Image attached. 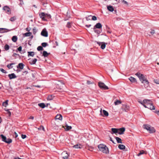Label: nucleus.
<instances>
[{"instance_id": "nucleus-63", "label": "nucleus", "mask_w": 159, "mask_h": 159, "mask_svg": "<svg viewBox=\"0 0 159 159\" xmlns=\"http://www.w3.org/2000/svg\"><path fill=\"white\" fill-rule=\"evenodd\" d=\"M23 74H26L28 73V72L27 71H24L23 72Z\"/></svg>"}, {"instance_id": "nucleus-57", "label": "nucleus", "mask_w": 159, "mask_h": 159, "mask_svg": "<svg viewBox=\"0 0 159 159\" xmlns=\"http://www.w3.org/2000/svg\"><path fill=\"white\" fill-rule=\"evenodd\" d=\"M33 33L34 34H35L36 33V30L34 28L33 30Z\"/></svg>"}, {"instance_id": "nucleus-18", "label": "nucleus", "mask_w": 159, "mask_h": 159, "mask_svg": "<svg viewBox=\"0 0 159 159\" xmlns=\"http://www.w3.org/2000/svg\"><path fill=\"white\" fill-rule=\"evenodd\" d=\"M82 146L80 144H77L73 146V147L75 148H82Z\"/></svg>"}, {"instance_id": "nucleus-61", "label": "nucleus", "mask_w": 159, "mask_h": 159, "mask_svg": "<svg viewBox=\"0 0 159 159\" xmlns=\"http://www.w3.org/2000/svg\"><path fill=\"white\" fill-rule=\"evenodd\" d=\"M138 102L140 103L141 104H142V105H143V104L144 103L143 102V101H138Z\"/></svg>"}, {"instance_id": "nucleus-55", "label": "nucleus", "mask_w": 159, "mask_h": 159, "mask_svg": "<svg viewBox=\"0 0 159 159\" xmlns=\"http://www.w3.org/2000/svg\"><path fill=\"white\" fill-rule=\"evenodd\" d=\"M155 33V31L154 30H152L150 32V33L152 34H153Z\"/></svg>"}, {"instance_id": "nucleus-12", "label": "nucleus", "mask_w": 159, "mask_h": 159, "mask_svg": "<svg viewBox=\"0 0 159 159\" xmlns=\"http://www.w3.org/2000/svg\"><path fill=\"white\" fill-rule=\"evenodd\" d=\"M3 9L7 13H9L10 12V9L9 8V7L7 6H4L3 8Z\"/></svg>"}, {"instance_id": "nucleus-4", "label": "nucleus", "mask_w": 159, "mask_h": 159, "mask_svg": "<svg viewBox=\"0 0 159 159\" xmlns=\"http://www.w3.org/2000/svg\"><path fill=\"white\" fill-rule=\"evenodd\" d=\"M98 148L100 151L106 154L108 153L109 150L108 148L105 145L101 144L99 145Z\"/></svg>"}, {"instance_id": "nucleus-23", "label": "nucleus", "mask_w": 159, "mask_h": 159, "mask_svg": "<svg viewBox=\"0 0 159 159\" xmlns=\"http://www.w3.org/2000/svg\"><path fill=\"white\" fill-rule=\"evenodd\" d=\"M115 139L118 143H122V142H121V139L120 138L118 137H115Z\"/></svg>"}, {"instance_id": "nucleus-36", "label": "nucleus", "mask_w": 159, "mask_h": 159, "mask_svg": "<svg viewBox=\"0 0 159 159\" xmlns=\"http://www.w3.org/2000/svg\"><path fill=\"white\" fill-rule=\"evenodd\" d=\"M4 49L6 50H8L9 49V46L8 44H6L4 46Z\"/></svg>"}, {"instance_id": "nucleus-10", "label": "nucleus", "mask_w": 159, "mask_h": 159, "mask_svg": "<svg viewBox=\"0 0 159 159\" xmlns=\"http://www.w3.org/2000/svg\"><path fill=\"white\" fill-rule=\"evenodd\" d=\"M125 130V129L124 127L119 129H118V133L119 134H123Z\"/></svg>"}, {"instance_id": "nucleus-37", "label": "nucleus", "mask_w": 159, "mask_h": 159, "mask_svg": "<svg viewBox=\"0 0 159 159\" xmlns=\"http://www.w3.org/2000/svg\"><path fill=\"white\" fill-rule=\"evenodd\" d=\"M8 100H6L5 102H3L2 103V105L3 106H4L5 107H6V106L8 105Z\"/></svg>"}, {"instance_id": "nucleus-6", "label": "nucleus", "mask_w": 159, "mask_h": 159, "mask_svg": "<svg viewBox=\"0 0 159 159\" xmlns=\"http://www.w3.org/2000/svg\"><path fill=\"white\" fill-rule=\"evenodd\" d=\"M98 86L101 89H108L109 88L107 86L103 83L101 82H98Z\"/></svg>"}, {"instance_id": "nucleus-17", "label": "nucleus", "mask_w": 159, "mask_h": 159, "mask_svg": "<svg viewBox=\"0 0 159 159\" xmlns=\"http://www.w3.org/2000/svg\"><path fill=\"white\" fill-rule=\"evenodd\" d=\"M24 64L22 63H20L17 66V68H20L21 70L23 69Z\"/></svg>"}, {"instance_id": "nucleus-53", "label": "nucleus", "mask_w": 159, "mask_h": 159, "mask_svg": "<svg viewBox=\"0 0 159 159\" xmlns=\"http://www.w3.org/2000/svg\"><path fill=\"white\" fill-rule=\"evenodd\" d=\"M5 110L6 111H7L8 112V113H9V116H10L11 115V112L9 111V110L8 109H5Z\"/></svg>"}, {"instance_id": "nucleus-1", "label": "nucleus", "mask_w": 159, "mask_h": 159, "mask_svg": "<svg viewBox=\"0 0 159 159\" xmlns=\"http://www.w3.org/2000/svg\"><path fill=\"white\" fill-rule=\"evenodd\" d=\"M52 83L57 84L56 88L61 90L64 91L65 89V85L62 81H53Z\"/></svg>"}, {"instance_id": "nucleus-59", "label": "nucleus", "mask_w": 159, "mask_h": 159, "mask_svg": "<svg viewBox=\"0 0 159 159\" xmlns=\"http://www.w3.org/2000/svg\"><path fill=\"white\" fill-rule=\"evenodd\" d=\"M55 42V43L56 44V46H57L58 45L57 43V41H52V42L53 44H54V42Z\"/></svg>"}, {"instance_id": "nucleus-9", "label": "nucleus", "mask_w": 159, "mask_h": 159, "mask_svg": "<svg viewBox=\"0 0 159 159\" xmlns=\"http://www.w3.org/2000/svg\"><path fill=\"white\" fill-rule=\"evenodd\" d=\"M62 158L64 159H67L68 158V154L66 151H64L62 153Z\"/></svg>"}, {"instance_id": "nucleus-58", "label": "nucleus", "mask_w": 159, "mask_h": 159, "mask_svg": "<svg viewBox=\"0 0 159 159\" xmlns=\"http://www.w3.org/2000/svg\"><path fill=\"white\" fill-rule=\"evenodd\" d=\"M144 152L143 150H142L140 151L139 153L141 154V155L143 154L144 153Z\"/></svg>"}, {"instance_id": "nucleus-34", "label": "nucleus", "mask_w": 159, "mask_h": 159, "mask_svg": "<svg viewBox=\"0 0 159 159\" xmlns=\"http://www.w3.org/2000/svg\"><path fill=\"white\" fill-rule=\"evenodd\" d=\"M39 16L40 17L42 18V19H43L44 17L45 14L43 12H42L41 13L39 14Z\"/></svg>"}, {"instance_id": "nucleus-30", "label": "nucleus", "mask_w": 159, "mask_h": 159, "mask_svg": "<svg viewBox=\"0 0 159 159\" xmlns=\"http://www.w3.org/2000/svg\"><path fill=\"white\" fill-rule=\"evenodd\" d=\"M28 56H30L32 57H33L34 55V53L33 52H28Z\"/></svg>"}, {"instance_id": "nucleus-2", "label": "nucleus", "mask_w": 159, "mask_h": 159, "mask_svg": "<svg viewBox=\"0 0 159 159\" xmlns=\"http://www.w3.org/2000/svg\"><path fill=\"white\" fill-rule=\"evenodd\" d=\"M135 75L139 78L140 80L142 83H146L148 85L149 84L148 81L146 79L145 76L143 74H140L139 72L136 73Z\"/></svg>"}, {"instance_id": "nucleus-20", "label": "nucleus", "mask_w": 159, "mask_h": 159, "mask_svg": "<svg viewBox=\"0 0 159 159\" xmlns=\"http://www.w3.org/2000/svg\"><path fill=\"white\" fill-rule=\"evenodd\" d=\"M107 8L109 11L111 12L113 11L114 10L113 7L111 6H108Z\"/></svg>"}, {"instance_id": "nucleus-47", "label": "nucleus", "mask_w": 159, "mask_h": 159, "mask_svg": "<svg viewBox=\"0 0 159 159\" xmlns=\"http://www.w3.org/2000/svg\"><path fill=\"white\" fill-rule=\"evenodd\" d=\"M97 17L96 16H92V20H97Z\"/></svg>"}, {"instance_id": "nucleus-48", "label": "nucleus", "mask_w": 159, "mask_h": 159, "mask_svg": "<svg viewBox=\"0 0 159 159\" xmlns=\"http://www.w3.org/2000/svg\"><path fill=\"white\" fill-rule=\"evenodd\" d=\"M66 26L68 28H70L71 27L70 23L69 22H68L66 25Z\"/></svg>"}, {"instance_id": "nucleus-32", "label": "nucleus", "mask_w": 159, "mask_h": 159, "mask_svg": "<svg viewBox=\"0 0 159 159\" xmlns=\"http://www.w3.org/2000/svg\"><path fill=\"white\" fill-rule=\"evenodd\" d=\"M93 30L95 33L98 34H99L101 32V31L99 30H97V29H93Z\"/></svg>"}, {"instance_id": "nucleus-54", "label": "nucleus", "mask_w": 159, "mask_h": 159, "mask_svg": "<svg viewBox=\"0 0 159 159\" xmlns=\"http://www.w3.org/2000/svg\"><path fill=\"white\" fill-rule=\"evenodd\" d=\"M122 2L124 3V4H126V5H128V3L126 1L123 0V1H122Z\"/></svg>"}, {"instance_id": "nucleus-31", "label": "nucleus", "mask_w": 159, "mask_h": 159, "mask_svg": "<svg viewBox=\"0 0 159 159\" xmlns=\"http://www.w3.org/2000/svg\"><path fill=\"white\" fill-rule=\"evenodd\" d=\"M14 63H12L9 64H8L7 65V67L9 69H11L13 67L11 66L13 65L14 64Z\"/></svg>"}, {"instance_id": "nucleus-42", "label": "nucleus", "mask_w": 159, "mask_h": 159, "mask_svg": "<svg viewBox=\"0 0 159 159\" xmlns=\"http://www.w3.org/2000/svg\"><path fill=\"white\" fill-rule=\"evenodd\" d=\"M37 49L38 51H40L43 50V48L42 46H39L38 47Z\"/></svg>"}, {"instance_id": "nucleus-56", "label": "nucleus", "mask_w": 159, "mask_h": 159, "mask_svg": "<svg viewBox=\"0 0 159 159\" xmlns=\"http://www.w3.org/2000/svg\"><path fill=\"white\" fill-rule=\"evenodd\" d=\"M155 112L157 113L158 115L159 116V111L156 110L155 111Z\"/></svg>"}, {"instance_id": "nucleus-19", "label": "nucleus", "mask_w": 159, "mask_h": 159, "mask_svg": "<svg viewBox=\"0 0 159 159\" xmlns=\"http://www.w3.org/2000/svg\"><path fill=\"white\" fill-rule=\"evenodd\" d=\"M37 61V59L36 58L34 59L31 61H30V63L31 65L35 64Z\"/></svg>"}, {"instance_id": "nucleus-41", "label": "nucleus", "mask_w": 159, "mask_h": 159, "mask_svg": "<svg viewBox=\"0 0 159 159\" xmlns=\"http://www.w3.org/2000/svg\"><path fill=\"white\" fill-rule=\"evenodd\" d=\"M6 29L4 28H0V33H3L6 32L5 30Z\"/></svg>"}, {"instance_id": "nucleus-3", "label": "nucleus", "mask_w": 159, "mask_h": 159, "mask_svg": "<svg viewBox=\"0 0 159 159\" xmlns=\"http://www.w3.org/2000/svg\"><path fill=\"white\" fill-rule=\"evenodd\" d=\"M143 102L149 107V109L151 110L155 109V107L153 105L152 102L151 100L144 99L143 100Z\"/></svg>"}, {"instance_id": "nucleus-33", "label": "nucleus", "mask_w": 159, "mask_h": 159, "mask_svg": "<svg viewBox=\"0 0 159 159\" xmlns=\"http://www.w3.org/2000/svg\"><path fill=\"white\" fill-rule=\"evenodd\" d=\"M121 102L120 101L117 100L114 102V104L115 105H116L121 104Z\"/></svg>"}, {"instance_id": "nucleus-28", "label": "nucleus", "mask_w": 159, "mask_h": 159, "mask_svg": "<svg viewBox=\"0 0 159 159\" xmlns=\"http://www.w3.org/2000/svg\"><path fill=\"white\" fill-rule=\"evenodd\" d=\"M17 38L16 36H14L12 37V40L14 42H16L17 40Z\"/></svg>"}, {"instance_id": "nucleus-35", "label": "nucleus", "mask_w": 159, "mask_h": 159, "mask_svg": "<svg viewBox=\"0 0 159 159\" xmlns=\"http://www.w3.org/2000/svg\"><path fill=\"white\" fill-rule=\"evenodd\" d=\"M12 141V140L11 139H6V140L5 141V143H11Z\"/></svg>"}, {"instance_id": "nucleus-11", "label": "nucleus", "mask_w": 159, "mask_h": 159, "mask_svg": "<svg viewBox=\"0 0 159 159\" xmlns=\"http://www.w3.org/2000/svg\"><path fill=\"white\" fill-rule=\"evenodd\" d=\"M98 43L99 46H101V48L102 49H103L105 48L106 47V44L105 43L98 42Z\"/></svg>"}, {"instance_id": "nucleus-38", "label": "nucleus", "mask_w": 159, "mask_h": 159, "mask_svg": "<svg viewBox=\"0 0 159 159\" xmlns=\"http://www.w3.org/2000/svg\"><path fill=\"white\" fill-rule=\"evenodd\" d=\"M41 45L42 47H45L46 46L48 45V44L46 43H42Z\"/></svg>"}, {"instance_id": "nucleus-43", "label": "nucleus", "mask_w": 159, "mask_h": 159, "mask_svg": "<svg viewBox=\"0 0 159 159\" xmlns=\"http://www.w3.org/2000/svg\"><path fill=\"white\" fill-rule=\"evenodd\" d=\"M91 16H92L91 15L89 16L85 17L86 19L87 20H91Z\"/></svg>"}, {"instance_id": "nucleus-64", "label": "nucleus", "mask_w": 159, "mask_h": 159, "mask_svg": "<svg viewBox=\"0 0 159 159\" xmlns=\"http://www.w3.org/2000/svg\"><path fill=\"white\" fill-rule=\"evenodd\" d=\"M14 134L15 135V138H17L18 136V134H17V133H16V132H15L14 133Z\"/></svg>"}, {"instance_id": "nucleus-51", "label": "nucleus", "mask_w": 159, "mask_h": 159, "mask_svg": "<svg viewBox=\"0 0 159 159\" xmlns=\"http://www.w3.org/2000/svg\"><path fill=\"white\" fill-rule=\"evenodd\" d=\"M26 137V136L25 135L22 134L21 135V138L23 139H25Z\"/></svg>"}, {"instance_id": "nucleus-15", "label": "nucleus", "mask_w": 159, "mask_h": 159, "mask_svg": "<svg viewBox=\"0 0 159 159\" xmlns=\"http://www.w3.org/2000/svg\"><path fill=\"white\" fill-rule=\"evenodd\" d=\"M10 79L15 78L16 77V76L14 73H12L11 74H9L8 75Z\"/></svg>"}, {"instance_id": "nucleus-25", "label": "nucleus", "mask_w": 159, "mask_h": 159, "mask_svg": "<svg viewBox=\"0 0 159 159\" xmlns=\"http://www.w3.org/2000/svg\"><path fill=\"white\" fill-rule=\"evenodd\" d=\"M38 105L42 108H44L46 107L45 104L44 103H39Z\"/></svg>"}, {"instance_id": "nucleus-26", "label": "nucleus", "mask_w": 159, "mask_h": 159, "mask_svg": "<svg viewBox=\"0 0 159 159\" xmlns=\"http://www.w3.org/2000/svg\"><path fill=\"white\" fill-rule=\"evenodd\" d=\"M66 128L65 129V130L66 131H68L72 128L71 126H68L66 124Z\"/></svg>"}, {"instance_id": "nucleus-46", "label": "nucleus", "mask_w": 159, "mask_h": 159, "mask_svg": "<svg viewBox=\"0 0 159 159\" xmlns=\"http://www.w3.org/2000/svg\"><path fill=\"white\" fill-rule=\"evenodd\" d=\"M38 130H44V128L43 126H40L39 128H38Z\"/></svg>"}, {"instance_id": "nucleus-14", "label": "nucleus", "mask_w": 159, "mask_h": 159, "mask_svg": "<svg viewBox=\"0 0 159 159\" xmlns=\"http://www.w3.org/2000/svg\"><path fill=\"white\" fill-rule=\"evenodd\" d=\"M53 81H57V80H51V86L50 85V88L52 89H55L56 88V86L57 84H56L55 85V84L53 83H52V82Z\"/></svg>"}, {"instance_id": "nucleus-22", "label": "nucleus", "mask_w": 159, "mask_h": 159, "mask_svg": "<svg viewBox=\"0 0 159 159\" xmlns=\"http://www.w3.org/2000/svg\"><path fill=\"white\" fill-rule=\"evenodd\" d=\"M129 80L132 82H134L136 81V79L132 77H130L129 78Z\"/></svg>"}, {"instance_id": "nucleus-16", "label": "nucleus", "mask_w": 159, "mask_h": 159, "mask_svg": "<svg viewBox=\"0 0 159 159\" xmlns=\"http://www.w3.org/2000/svg\"><path fill=\"white\" fill-rule=\"evenodd\" d=\"M55 118L56 120H61L62 119V116L61 114H57L55 116Z\"/></svg>"}, {"instance_id": "nucleus-45", "label": "nucleus", "mask_w": 159, "mask_h": 159, "mask_svg": "<svg viewBox=\"0 0 159 159\" xmlns=\"http://www.w3.org/2000/svg\"><path fill=\"white\" fill-rule=\"evenodd\" d=\"M0 70L2 73H7V71L2 68H0Z\"/></svg>"}, {"instance_id": "nucleus-21", "label": "nucleus", "mask_w": 159, "mask_h": 159, "mask_svg": "<svg viewBox=\"0 0 159 159\" xmlns=\"http://www.w3.org/2000/svg\"><path fill=\"white\" fill-rule=\"evenodd\" d=\"M125 148V146L123 144H119L118 146V148L120 150L124 149Z\"/></svg>"}, {"instance_id": "nucleus-5", "label": "nucleus", "mask_w": 159, "mask_h": 159, "mask_svg": "<svg viewBox=\"0 0 159 159\" xmlns=\"http://www.w3.org/2000/svg\"><path fill=\"white\" fill-rule=\"evenodd\" d=\"M143 127L144 129L148 131L150 133H153L155 132V130L154 128L148 124L143 125Z\"/></svg>"}, {"instance_id": "nucleus-27", "label": "nucleus", "mask_w": 159, "mask_h": 159, "mask_svg": "<svg viewBox=\"0 0 159 159\" xmlns=\"http://www.w3.org/2000/svg\"><path fill=\"white\" fill-rule=\"evenodd\" d=\"M111 130L113 133H118V130L117 129L112 128L111 129Z\"/></svg>"}, {"instance_id": "nucleus-24", "label": "nucleus", "mask_w": 159, "mask_h": 159, "mask_svg": "<svg viewBox=\"0 0 159 159\" xmlns=\"http://www.w3.org/2000/svg\"><path fill=\"white\" fill-rule=\"evenodd\" d=\"M0 136L2 139V140L5 142L7 139L6 137L3 134H1Z\"/></svg>"}, {"instance_id": "nucleus-40", "label": "nucleus", "mask_w": 159, "mask_h": 159, "mask_svg": "<svg viewBox=\"0 0 159 159\" xmlns=\"http://www.w3.org/2000/svg\"><path fill=\"white\" fill-rule=\"evenodd\" d=\"M16 19V18L15 16H14L11 18L10 19V20L11 21H15Z\"/></svg>"}, {"instance_id": "nucleus-39", "label": "nucleus", "mask_w": 159, "mask_h": 159, "mask_svg": "<svg viewBox=\"0 0 159 159\" xmlns=\"http://www.w3.org/2000/svg\"><path fill=\"white\" fill-rule=\"evenodd\" d=\"M31 34V33L30 32H27L25 34V36H30Z\"/></svg>"}, {"instance_id": "nucleus-7", "label": "nucleus", "mask_w": 159, "mask_h": 159, "mask_svg": "<svg viewBox=\"0 0 159 159\" xmlns=\"http://www.w3.org/2000/svg\"><path fill=\"white\" fill-rule=\"evenodd\" d=\"M100 115L103 116H108L109 114L108 112L104 110H103L102 111V112L103 115L102 113V109H101L100 110Z\"/></svg>"}, {"instance_id": "nucleus-62", "label": "nucleus", "mask_w": 159, "mask_h": 159, "mask_svg": "<svg viewBox=\"0 0 159 159\" xmlns=\"http://www.w3.org/2000/svg\"><path fill=\"white\" fill-rule=\"evenodd\" d=\"M110 140L113 143H115L114 141L112 140V138L111 137H110Z\"/></svg>"}, {"instance_id": "nucleus-13", "label": "nucleus", "mask_w": 159, "mask_h": 159, "mask_svg": "<svg viewBox=\"0 0 159 159\" xmlns=\"http://www.w3.org/2000/svg\"><path fill=\"white\" fill-rule=\"evenodd\" d=\"M41 34L44 37H47L48 36V33L44 29H43L41 33Z\"/></svg>"}, {"instance_id": "nucleus-50", "label": "nucleus", "mask_w": 159, "mask_h": 159, "mask_svg": "<svg viewBox=\"0 0 159 159\" xmlns=\"http://www.w3.org/2000/svg\"><path fill=\"white\" fill-rule=\"evenodd\" d=\"M154 82L157 84H159V80H154Z\"/></svg>"}, {"instance_id": "nucleus-44", "label": "nucleus", "mask_w": 159, "mask_h": 159, "mask_svg": "<svg viewBox=\"0 0 159 159\" xmlns=\"http://www.w3.org/2000/svg\"><path fill=\"white\" fill-rule=\"evenodd\" d=\"M87 84H94L93 82H91L90 81L87 80Z\"/></svg>"}, {"instance_id": "nucleus-8", "label": "nucleus", "mask_w": 159, "mask_h": 159, "mask_svg": "<svg viewBox=\"0 0 159 159\" xmlns=\"http://www.w3.org/2000/svg\"><path fill=\"white\" fill-rule=\"evenodd\" d=\"M102 24L100 23H98L96 24L93 28V29H101L102 27Z\"/></svg>"}, {"instance_id": "nucleus-29", "label": "nucleus", "mask_w": 159, "mask_h": 159, "mask_svg": "<svg viewBox=\"0 0 159 159\" xmlns=\"http://www.w3.org/2000/svg\"><path fill=\"white\" fill-rule=\"evenodd\" d=\"M49 53L47 52L46 51H43V56L44 57H47L49 55Z\"/></svg>"}, {"instance_id": "nucleus-49", "label": "nucleus", "mask_w": 159, "mask_h": 159, "mask_svg": "<svg viewBox=\"0 0 159 159\" xmlns=\"http://www.w3.org/2000/svg\"><path fill=\"white\" fill-rule=\"evenodd\" d=\"M22 47L20 46L19 47V48H17V50L19 52H20L22 50Z\"/></svg>"}, {"instance_id": "nucleus-52", "label": "nucleus", "mask_w": 159, "mask_h": 159, "mask_svg": "<svg viewBox=\"0 0 159 159\" xmlns=\"http://www.w3.org/2000/svg\"><path fill=\"white\" fill-rule=\"evenodd\" d=\"M142 105L145 108H147L149 109V107L147 106L146 104L145 105V104H144V103H143Z\"/></svg>"}, {"instance_id": "nucleus-60", "label": "nucleus", "mask_w": 159, "mask_h": 159, "mask_svg": "<svg viewBox=\"0 0 159 159\" xmlns=\"http://www.w3.org/2000/svg\"><path fill=\"white\" fill-rule=\"evenodd\" d=\"M91 26V25H85V26L86 27H87V28H89Z\"/></svg>"}]
</instances>
